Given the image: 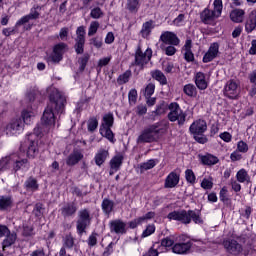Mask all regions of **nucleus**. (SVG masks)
<instances>
[{
  "label": "nucleus",
  "instance_id": "1",
  "mask_svg": "<svg viewBox=\"0 0 256 256\" xmlns=\"http://www.w3.org/2000/svg\"><path fill=\"white\" fill-rule=\"evenodd\" d=\"M65 96L60 93L50 95V102L44 110L42 121L46 127H55V113H63L65 111Z\"/></svg>",
  "mask_w": 256,
  "mask_h": 256
},
{
  "label": "nucleus",
  "instance_id": "2",
  "mask_svg": "<svg viewBox=\"0 0 256 256\" xmlns=\"http://www.w3.org/2000/svg\"><path fill=\"white\" fill-rule=\"evenodd\" d=\"M167 218L171 221H178L182 224L188 225L193 221L195 224H203V219L201 218V211L194 210H174L167 215Z\"/></svg>",
  "mask_w": 256,
  "mask_h": 256
},
{
  "label": "nucleus",
  "instance_id": "3",
  "mask_svg": "<svg viewBox=\"0 0 256 256\" xmlns=\"http://www.w3.org/2000/svg\"><path fill=\"white\" fill-rule=\"evenodd\" d=\"M207 131V123L203 119H197L189 127V132L193 136V139L199 144H206L208 138L204 133Z\"/></svg>",
  "mask_w": 256,
  "mask_h": 256
},
{
  "label": "nucleus",
  "instance_id": "4",
  "mask_svg": "<svg viewBox=\"0 0 256 256\" xmlns=\"http://www.w3.org/2000/svg\"><path fill=\"white\" fill-rule=\"evenodd\" d=\"M161 134V124L156 123L145 128L137 138L138 145L141 143H153Z\"/></svg>",
  "mask_w": 256,
  "mask_h": 256
},
{
  "label": "nucleus",
  "instance_id": "5",
  "mask_svg": "<svg viewBox=\"0 0 256 256\" xmlns=\"http://www.w3.org/2000/svg\"><path fill=\"white\" fill-rule=\"evenodd\" d=\"M170 111L167 115V118L170 122H178V126L185 125V121H187V113H185L179 103L172 102L167 106Z\"/></svg>",
  "mask_w": 256,
  "mask_h": 256
},
{
  "label": "nucleus",
  "instance_id": "6",
  "mask_svg": "<svg viewBox=\"0 0 256 256\" xmlns=\"http://www.w3.org/2000/svg\"><path fill=\"white\" fill-rule=\"evenodd\" d=\"M91 211L84 208L78 212V219L76 221V229L80 235L86 233L87 227L91 225Z\"/></svg>",
  "mask_w": 256,
  "mask_h": 256
},
{
  "label": "nucleus",
  "instance_id": "7",
  "mask_svg": "<svg viewBox=\"0 0 256 256\" xmlns=\"http://www.w3.org/2000/svg\"><path fill=\"white\" fill-rule=\"evenodd\" d=\"M153 57V50L150 48H147L145 52L141 50V47H138L135 52V60L133 65H136V67H140V69H145V65L151 61V58Z\"/></svg>",
  "mask_w": 256,
  "mask_h": 256
},
{
  "label": "nucleus",
  "instance_id": "8",
  "mask_svg": "<svg viewBox=\"0 0 256 256\" xmlns=\"http://www.w3.org/2000/svg\"><path fill=\"white\" fill-rule=\"evenodd\" d=\"M76 35L75 52L77 55H83L85 53V27L79 26L76 30Z\"/></svg>",
  "mask_w": 256,
  "mask_h": 256
},
{
  "label": "nucleus",
  "instance_id": "9",
  "mask_svg": "<svg viewBox=\"0 0 256 256\" xmlns=\"http://www.w3.org/2000/svg\"><path fill=\"white\" fill-rule=\"evenodd\" d=\"M238 87L239 85L234 80H229L223 89V95L230 100L238 99V96H239Z\"/></svg>",
  "mask_w": 256,
  "mask_h": 256
},
{
  "label": "nucleus",
  "instance_id": "10",
  "mask_svg": "<svg viewBox=\"0 0 256 256\" xmlns=\"http://www.w3.org/2000/svg\"><path fill=\"white\" fill-rule=\"evenodd\" d=\"M181 181V169H176L168 174L164 182V188H175Z\"/></svg>",
  "mask_w": 256,
  "mask_h": 256
},
{
  "label": "nucleus",
  "instance_id": "11",
  "mask_svg": "<svg viewBox=\"0 0 256 256\" xmlns=\"http://www.w3.org/2000/svg\"><path fill=\"white\" fill-rule=\"evenodd\" d=\"M224 248L230 255L238 256L243 251V247L234 239H228L223 242Z\"/></svg>",
  "mask_w": 256,
  "mask_h": 256
},
{
  "label": "nucleus",
  "instance_id": "12",
  "mask_svg": "<svg viewBox=\"0 0 256 256\" xmlns=\"http://www.w3.org/2000/svg\"><path fill=\"white\" fill-rule=\"evenodd\" d=\"M109 227L111 233H116V235H125L127 233V223L121 219L112 220L109 223Z\"/></svg>",
  "mask_w": 256,
  "mask_h": 256
},
{
  "label": "nucleus",
  "instance_id": "13",
  "mask_svg": "<svg viewBox=\"0 0 256 256\" xmlns=\"http://www.w3.org/2000/svg\"><path fill=\"white\" fill-rule=\"evenodd\" d=\"M161 41L166 45L179 46L181 44V40L177 37V34L171 31L163 32L161 34Z\"/></svg>",
  "mask_w": 256,
  "mask_h": 256
},
{
  "label": "nucleus",
  "instance_id": "14",
  "mask_svg": "<svg viewBox=\"0 0 256 256\" xmlns=\"http://www.w3.org/2000/svg\"><path fill=\"white\" fill-rule=\"evenodd\" d=\"M153 217H155V212H148L144 216H140L134 220H131L128 223V225H129L130 229H137V227H139V225L149 223V221H151V219H153Z\"/></svg>",
  "mask_w": 256,
  "mask_h": 256
},
{
  "label": "nucleus",
  "instance_id": "15",
  "mask_svg": "<svg viewBox=\"0 0 256 256\" xmlns=\"http://www.w3.org/2000/svg\"><path fill=\"white\" fill-rule=\"evenodd\" d=\"M220 45L217 42H214L210 45L208 51L203 56V63H209L213 61L219 54Z\"/></svg>",
  "mask_w": 256,
  "mask_h": 256
},
{
  "label": "nucleus",
  "instance_id": "16",
  "mask_svg": "<svg viewBox=\"0 0 256 256\" xmlns=\"http://www.w3.org/2000/svg\"><path fill=\"white\" fill-rule=\"evenodd\" d=\"M191 247H193V242L187 243H175L172 247V252L176 255H187L191 251Z\"/></svg>",
  "mask_w": 256,
  "mask_h": 256
},
{
  "label": "nucleus",
  "instance_id": "17",
  "mask_svg": "<svg viewBox=\"0 0 256 256\" xmlns=\"http://www.w3.org/2000/svg\"><path fill=\"white\" fill-rule=\"evenodd\" d=\"M123 159H124L123 155L118 154L110 160L109 175H115V173H117V171L121 169V165H123Z\"/></svg>",
  "mask_w": 256,
  "mask_h": 256
},
{
  "label": "nucleus",
  "instance_id": "18",
  "mask_svg": "<svg viewBox=\"0 0 256 256\" xmlns=\"http://www.w3.org/2000/svg\"><path fill=\"white\" fill-rule=\"evenodd\" d=\"M185 53H184V59L186 62H194L195 61V54H193V41L191 39L186 40L185 45L183 47Z\"/></svg>",
  "mask_w": 256,
  "mask_h": 256
},
{
  "label": "nucleus",
  "instance_id": "19",
  "mask_svg": "<svg viewBox=\"0 0 256 256\" xmlns=\"http://www.w3.org/2000/svg\"><path fill=\"white\" fill-rule=\"evenodd\" d=\"M77 213V204L75 202H69L61 208V215L64 218L73 217Z\"/></svg>",
  "mask_w": 256,
  "mask_h": 256
},
{
  "label": "nucleus",
  "instance_id": "20",
  "mask_svg": "<svg viewBox=\"0 0 256 256\" xmlns=\"http://www.w3.org/2000/svg\"><path fill=\"white\" fill-rule=\"evenodd\" d=\"M200 163L204 166H213L216 165L219 162L218 157L210 154V153H206L205 155H198Z\"/></svg>",
  "mask_w": 256,
  "mask_h": 256
},
{
  "label": "nucleus",
  "instance_id": "21",
  "mask_svg": "<svg viewBox=\"0 0 256 256\" xmlns=\"http://www.w3.org/2000/svg\"><path fill=\"white\" fill-rule=\"evenodd\" d=\"M83 159V153L79 150H74L66 159V165L73 167Z\"/></svg>",
  "mask_w": 256,
  "mask_h": 256
},
{
  "label": "nucleus",
  "instance_id": "22",
  "mask_svg": "<svg viewBox=\"0 0 256 256\" xmlns=\"http://www.w3.org/2000/svg\"><path fill=\"white\" fill-rule=\"evenodd\" d=\"M155 29V22L153 20L146 21L142 25V29L140 30V35L143 39H148L149 35H151V31Z\"/></svg>",
  "mask_w": 256,
  "mask_h": 256
},
{
  "label": "nucleus",
  "instance_id": "23",
  "mask_svg": "<svg viewBox=\"0 0 256 256\" xmlns=\"http://www.w3.org/2000/svg\"><path fill=\"white\" fill-rule=\"evenodd\" d=\"M27 163H29V160L27 159H21L17 155H12V167L17 173L20 169H23V167H27Z\"/></svg>",
  "mask_w": 256,
  "mask_h": 256
},
{
  "label": "nucleus",
  "instance_id": "24",
  "mask_svg": "<svg viewBox=\"0 0 256 256\" xmlns=\"http://www.w3.org/2000/svg\"><path fill=\"white\" fill-rule=\"evenodd\" d=\"M256 28V11L249 14V18L245 24V31L250 34Z\"/></svg>",
  "mask_w": 256,
  "mask_h": 256
},
{
  "label": "nucleus",
  "instance_id": "25",
  "mask_svg": "<svg viewBox=\"0 0 256 256\" xmlns=\"http://www.w3.org/2000/svg\"><path fill=\"white\" fill-rule=\"evenodd\" d=\"M107 157H109V151L105 149H100L95 155L94 161L98 167H101L105 161H107Z\"/></svg>",
  "mask_w": 256,
  "mask_h": 256
},
{
  "label": "nucleus",
  "instance_id": "26",
  "mask_svg": "<svg viewBox=\"0 0 256 256\" xmlns=\"http://www.w3.org/2000/svg\"><path fill=\"white\" fill-rule=\"evenodd\" d=\"M245 17V11L242 9H234L230 13V19L234 23H242Z\"/></svg>",
  "mask_w": 256,
  "mask_h": 256
},
{
  "label": "nucleus",
  "instance_id": "27",
  "mask_svg": "<svg viewBox=\"0 0 256 256\" xmlns=\"http://www.w3.org/2000/svg\"><path fill=\"white\" fill-rule=\"evenodd\" d=\"M5 239L2 242V249L5 251L7 247H11V245L15 244V241H17V234L11 233V230H9V233L5 235Z\"/></svg>",
  "mask_w": 256,
  "mask_h": 256
},
{
  "label": "nucleus",
  "instance_id": "28",
  "mask_svg": "<svg viewBox=\"0 0 256 256\" xmlns=\"http://www.w3.org/2000/svg\"><path fill=\"white\" fill-rule=\"evenodd\" d=\"M195 84L199 90H205L208 87L204 73L202 72L196 73Z\"/></svg>",
  "mask_w": 256,
  "mask_h": 256
},
{
  "label": "nucleus",
  "instance_id": "29",
  "mask_svg": "<svg viewBox=\"0 0 256 256\" xmlns=\"http://www.w3.org/2000/svg\"><path fill=\"white\" fill-rule=\"evenodd\" d=\"M39 13L35 10L34 12L22 17L20 20L16 22L15 27H21V25H25V23H29V21L33 19H39Z\"/></svg>",
  "mask_w": 256,
  "mask_h": 256
},
{
  "label": "nucleus",
  "instance_id": "30",
  "mask_svg": "<svg viewBox=\"0 0 256 256\" xmlns=\"http://www.w3.org/2000/svg\"><path fill=\"white\" fill-rule=\"evenodd\" d=\"M13 207V199L11 196H1L0 197V211H7Z\"/></svg>",
  "mask_w": 256,
  "mask_h": 256
},
{
  "label": "nucleus",
  "instance_id": "31",
  "mask_svg": "<svg viewBox=\"0 0 256 256\" xmlns=\"http://www.w3.org/2000/svg\"><path fill=\"white\" fill-rule=\"evenodd\" d=\"M215 16V11H211L208 8H205L200 14V19L204 24H207L209 21H212Z\"/></svg>",
  "mask_w": 256,
  "mask_h": 256
},
{
  "label": "nucleus",
  "instance_id": "32",
  "mask_svg": "<svg viewBox=\"0 0 256 256\" xmlns=\"http://www.w3.org/2000/svg\"><path fill=\"white\" fill-rule=\"evenodd\" d=\"M39 144L35 141H31L28 146L27 155L28 157H31L32 159H35L39 155Z\"/></svg>",
  "mask_w": 256,
  "mask_h": 256
},
{
  "label": "nucleus",
  "instance_id": "33",
  "mask_svg": "<svg viewBox=\"0 0 256 256\" xmlns=\"http://www.w3.org/2000/svg\"><path fill=\"white\" fill-rule=\"evenodd\" d=\"M114 207H115V202H113V200H110L109 198H105L102 201V210L105 213V215H111Z\"/></svg>",
  "mask_w": 256,
  "mask_h": 256
},
{
  "label": "nucleus",
  "instance_id": "34",
  "mask_svg": "<svg viewBox=\"0 0 256 256\" xmlns=\"http://www.w3.org/2000/svg\"><path fill=\"white\" fill-rule=\"evenodd\" d=\"M25 189L27 191H37L39 189V183L37 182V180L33 176H30L26 180Z\"/></svg>",
  "mask_w": 256,
  "mask_h": 256
},
{
  "label": "nucleus",
  "instance_id": "35",
  "mask_svg": "<svg viewBox=\"0 0 256 256\" xmlns=\"http://www.w3.org/2000/svg\"><path fill=\"white\" fill-rule=\"evenodd\" d=\"M139 7H141L139 0H127L126 9H128L130 13H137Z\"/></svg>",
  "mask_w": 256,
  "mask_h": 256
},
{
  "label": "nucleus",
  "instance_id": "36",
  "mask_svg": "<svg viewBox=\"0 0 256 256\" xmlns=\"http://www.w3.org/2000/svg\"><path fill=\"white\" fill-rule=\"evenodd\" d=\"M102 127L111 128L113 127V123H115V118L112 113L105 114L102 119Z\"/></svg>",
  "mask_w": 256,
  "mask_h": 256
},
{
  "label": "nucleus",
  "instance_id": "37",
  "mask_svg": "<svg viewBox=\"0 0 256 256\" xmlns=\"http://www.w3.org/2000/svg\"><path fill=\"white\" fill-rule=\"evenodd\" d=\"M183 92L188 97H197V87H195L193 84H186L183 87Z\"/></svg>",
  "mask_w": 256,
  "mask_h": 256
},
{
  "label": "nucleus",
  "instance_id": "38",
  "mask_svg": "<svg viewBox=\"0 0 256 256\" xmlns=\"http://www.w3.org/2000/svg\"><path fill=\"white\" fill-rule=\"evenodd\" d=\"M11 166H13V155L6 156L0 160V168L2 171L9 169Z\"/></svg>",
  "mask_w": 256,
  "mask_h": 256
},
{
  "label": "nucleus",
  "instance_id": "39",
  "mask_svg": "<svg viewBox=\"0 0 256 256\" xmlns=\"http://www.w3.org/2000/svg\"><path fill=\"white\" fill-rule=\"evenodd\" d=\"M185 179L187 183H190L191 185H195V183H197V176L195 175V172H193V169L185 170Z\"/></svg>",
  "mask_w": 256,
  "mask_h": 256
},
{
  "label": "nucleus",
  "instance_id": "40",
  "mask_svg": "<svg viewBox=\"0 0 256 256\" xmlns=\"http://www.w3.org/2000/svg\"><path fill=\"white\" fill-rule=\"evenodd\" d=\"M173 244H175V241L169 237L163 238L161 240V253H165L167 251V248H173Z\"/></svg>",
  "mask_w": 256,
  "mask_h": 256
},
{
  "label": "nucleus",
  "instance_id": "41",
  "mask_svg": "<svg viewBox=\"0 0 256 256\" xmlns=\"http://www.w3.org/2000/svg\"><path fill=\"white\" fill-rule=\"evenodd\" d=\"M69 50V46L66 43H58L56 45H54L53 47V51L54 53H58L60 54L62 57L63 55H65V52Z\"/></svg>",
  "mask_w": 256,
  "mask_h": 256
},
{
  "label": "nucleus",
  "instance_id": "42",
  "mask_svg": "<svg viewBox=\"0 0 256 256\" xmlns=\"http://www.w3.org/2000/svg\"><path fill=\"white\" fill-rule=\"evenodd\" d=\"M236 179L240 183L248 182L250 180V176L248 175L247 171L242 168L236 174Z\"/></svg>",
  "mask_w": 256,
  "mask_h": 256
},
{
  "label": "nucleus",
  "instance_id": "43",
  "mask_svg": "<svg viewBox=\"0 0 256 256\" xmlns=\"http://www.w3.org/2000/svg\"><path fill=\"white\" fill-rule=\"evenodd\" d=\"M131 70H126L123 74H121L117 78L118 85H125V83H129V79H131Z\"/></svg>",
  "mask_w": 256,
  "mask_h": 256
},
{
  "label": "nucleus",
  "instance_id": "44",
  "mask_svg": "<svg viewBox=\"0 0 256 256\" xmlns=\"http://www.w3.org/2000/svg\"><path fill=\"white\" fill-rule=\"evenodd\" d=\"M89 59H91V55L89 53H85L82 57L78 59V63L80 65V71H85L87 67V63H89Z\"/></svg>",
  "mask_w": 256,
  "mask_h": 256
},
{
  "label": "nucleus",
  "instance_id": "45",
  "mask_svg": "<svg viewBox=\"0 0 256 256\" xmlns=\"http://www.w3.org/2000/svg\"><path fill=\"white\" fill-rule=\"evenodd\" d=\"M99 127V120L96 117H91L88 120V131L93 133Z\"/></svg>",
  "mask_w": 256,
  "mask_h": 256
},
{
  "label": "nucleus",
  "instance_id": "46",
  "mask_svg": "<svg viewBox=\"0 0 256 256\" xmlns=\"http://www.w3.org/2000/svg\"><path fill=\"white\" fill-rule=\"evenodd\" d=\"M219 199L224 204H228V202L230 201L229 196H228V190H227L226 186L221 188V190L219 192Z\"/></svg>",
  "mask_w": 256,
  "mask_h": 256
},
{
  "label": "nucleus",
  "instance_id": "47",
  "mask_svg": "<svg viewBox=\"0 0 256 256\" xmlns=\"http://www.w3.org/2000/svg\"><path fill=\"white\" fill-rule=\"evenodd\" d=\"M73 245H75V240L73 238V235L68 234L64 238V247H67V249H73Z\"/></svg>",
  "mask_w": 256,
  "mask_h": 256
},
{
  "label": "nucleus",
  "instance_id": "48",
  "mask_svg": "<svg viewBox=\"0 0 256 256\" xmlns=\"http://www.w3.org/2000/svg\"><path fill=\"white\" fill-rule=\"evenodd\" d=\"M103 15H104L103 10H101L99 7L93 8L90 12V17L92 19H101Z\"/></svg>",
  "mask_w": 256,
  "mask_h": 256
},
{
  "label": "nucleus",
  "instance_id": "49",
  "mask_svg": "<svg viewBox=\"0 0 256 256\" xmlns=\"http://www.w3.org/2000/svg\"><path fill=\"white\" fill-rule=\"evenodd\" d=\"M153 233H155V225L154 224H150L142 232L141 237H142V239H145V237H149V236L153 235Z\"/></svg>",
  "mask_w": 256,
  "mask_h": 256
},
{
  "label": "nucleus",
  "instance_id": "50",
  "mask_svg": "<svg viewBox=\"0 0 256 256\" xmlns=\"http://www.w3.org/2000/svg\"><path fill=\"white\" fill-rule=\"evenodd\" d=\"M98 29H99V22H97V21L91 22L89 30H88V37H93V35H95V33H97Z\"/></svg>",
  "mask_w": 256,
  "mask_h": 256
},
{
  "label": "nucleus",
  "instance_id": "51",
  "mask_svg": "<svg viewBox=\"0 0 256 256\" xmlns=\"http://www.w3.org/2000/svg\"><path fill=\"white\" fill-rule=\"evenodd\" d=\"M153 167H155V160H149L140 165V171L143 173V171H149V169H153Z\"/></svg>",
  "mask_w": 256,
  "mask_h": 256
},
{
  "label": "nucleus",
  "instance_id": "52",
  "mask_svg": "<svg viewBox=\"0 0 256 256\" xmlns=\"http://www.w3.org/2000/svg\"><path fill=\"white\" fill-rule=\"evenodd\" d=\"M10 128L13 131H19L20 129H23V120L16 119L10 124Z\"/></svg>",
  "mask_w": 256,
  "mask_h": 256
},
{
  "label": "nucleus",
  "instance_id": "53",
  "mask_svg": "<svg viewBox=\"0 0 256 256\" xmlns=\"http://www.w3.org/2000/svg\"><path fill=\"white\" fill-rule=\"evenodd\" d=\"M214 11L215 14L217 13V17H219L222 13V9H223V3L222 0H214Z\"/></svg>",
  "mask_w": 256,
  "mask_h": 256
},
{
  "label": "nucleus",
  "instance_id": "54",
  "mask_svg": "<svg viewBox=\"0 0 256 256\" xmlns=\"http://www.w3.org/2000/svg\"><path fill=\"white\" fill-rule=\"evenodd\" d=\"M155 93V84L149 83L144 89V97H151Z\"/></svg>",
  "mask_w": 256,
  "mask_h": 256
},
{
  "label": "nucleus",
  "instance_id": "55",
  "mask_svg": "<svg viewBox=\"0 0 256 256\" xmlns=\"http://www.w3.org/2000/svg\"><path fill=\"white\" fill-rule=\"evenodd\" d=\"M89 41L90 45H93L96 49H101V47H103V39L99 37L91 38Z\"/></svg>",
  "mask_w": 256,
  "mask_h": 256
},
{
  "label": "nucleus",
  "instance_id": "56",
  "mask_svg": "<svg viewBox=\"0 0 256 256\" xmlns=\"http://www.w3.org/2000/svg\"><path fill=\"white\" fill-rule=\"evenodd\" d=\"M238 152H240V153H247L248 152V150H249V147H248V145H247V143L246 142H244V141H239L238 143H237V149H236Z\"/></svg>",
  "mask_w": 256,
  "mask_h": 256
},
{
  "label": "nucleus",
  "instance_id": "57",
  "mask_svg": "<svg viewBox=\"0 0 256 256\" xmlns=\"http://www.w3.org/2000/svg\"><path fill=\"white\" fill-rule=\"evenodd\" d=\"M49 59L52 61V63H61V61H63V56L55 51H52Z\"/></svg>",
  "mask_w": 256,
  "mask_h": 256
},
{
  "label": "nucleus",
  "instance_id": "58",
  "mask_svg": "<svg viewBox=\"0 0 256 256\" xmlns=\"http://www.w3.org/2000/svg\"><path fill=\"white\" fill-rule=\"evenodd\" d=\"M97 237H99V234H97V232H93L89 236V238H88L89 247H95V245H97Z\"/></svg>",
  "mask_w": 256,
  "mask_h": 256
},
{
  "label": "nucleus",
  "instance_id": "59",
  "mask_svg": "<svg viewBox=\"0 0 256 256\" xmlns=\"http://www.w3.org/2000/svg\"><path fill=\"white\" fill-rule=\"evenodd\" d=\"M33 215H35V217H41V215H43V204L37 203L35 205Z\"/></svg>",
  "mask_w": 256,
  "mask_h": 256
},
{
  "label": "nucleus",
  "instance_id": "60",
  "mask_svg": "<svg viewBox=\"0 0 256 256\" xmlns=\"http://www.w3.org/2000/svg\"><path fill=\"white\" fill-rule=\"evenodd\" d=\"M128 99L130 103L136 104L137 103V90L131 89L128 94Z\"/></svg>",
  "mask_w": 256,
  "mask_h": 256
},
{
  "label": "nucleus",
  "instance_id": "61",
  "mask_svg": "<svg viewBox=\"0 0 256 256\" xmlns=\"http://www.w3.org/2000/svg\"><path fill=\"white\" fill-rule=\"evenodd\" d=\"M164 52L167 56H173L177 53V48H175V45H169L164 49Z\"/></svg>",
  "mask_w": 256,
  "mask_h": 256
},
{
  "label": "nucleus",
  "instance_id": "62",
  "mask_svg": "<svg viewBox=\"0 0 256 256\" xmlns=\"http://www.w3.org/2000/svg\"><path fill=\"white\" fill-rule=\"evenodd\" d=\"M183 22H185V14H179L178 17L173 21L174 25L177 27L182 26Z\"/></svg>",
  "mask_w": 256,
  "mask_h": 256
},
{
  "label": "nucleus",
  "instance_id": "63",
  "mask_svg": "<svg viewBox=\"0 0 256 256\" xmlns=\"http://www.w3.org/2000/svg\"><path fill=\"white\" fill-rule=\"evenodd\" d=\"M219 137H220L224 142H226V143H229V142L232 141V135H231L229 132H227V131H225V132H223V133H220Z\"/></svg>",
  "mask_w": 256,
  "mask_h": 256
},
{
  "label": "nucleus",
  "instance_id": "64",
  "mask_svg": "<svg viewBox=\"0 0 256 256\" xmlns=\"http://www.w3.org/2000/svg\"><path fill=\"white\" fill-rule=\"evenodd\" d=\"M230 159L232 162L240 161L242 159V155L237 150L233 151L230 154Z\"/></svg>",
  "mask_w": 256,
  "mask_h": 256
}]
</instances>
